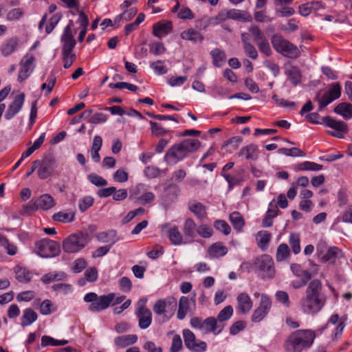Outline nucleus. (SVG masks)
<instances>
[{"mask_svg":"<svg viewBox=\"0 0 352 352\" xmlns=\"http://www.w3.org/2000/svg\"><path fill=\"white\" fill-rule=\"evenodd\" d=\"M327 296L322 293V285L320 280L314 279L309 283L305 296L300 302L302 311L309 314L319 312L324 306Z\"/></svg>","mask_w":352,"mask_h":352,"instance_id":"f257e3e1","label":"nucleus"},{"mask_svg":"<svg viewBox=\"0 0 352 352\" xmlns=\"http://www.w3.org/2000/svg\"><path fill=\"white\" fill-rule=\"evenodd\" d=\"M315 337L311 330H296L285 340L284 349L286 352H302L312 345Z\"/></svg>","mask_w":352,"mask_h":352,"instance_id":"f03ea898","label":"nucleus"},{"mask_svg":"<svg viewBox=\"0 0 352 352\" xmlns=\"http://www.w3.org/2000/svg\"><path fill=\"white\" fill-rule=\"evenodd\" d=\"M200 145L201 142L197 139H185L172 146L168 150L164 158L170 163L177 164L186 157L188 153L197 151Z\"/></svg>","mask_w":352,"mask_h":352,"instance_id":"7ed1b4c3","label":"nucleus"},{"mask_svg":"<svg viewBox=\"0 0 352 352\" xmlns=\"http://www.w3.org/2000/svg\"><path fill=\"white\" fill-rule=\"evenodd\" d=\"M96 226L90 225L87 229L71 234L63 242V249L67 253H75L83 248L91 240Z\"/></svg>","mask_w":352,"mask_h":352,"instance_id":"20e7f679","label":"nucleus"},{"mask_svg":"<svg viewBox=\"0 0 352 352\" xmlns=\"http://www.w3.org/2000/svg\"><path fill=\"white\" fill-rule=\"evenodd\" d=\"M271 43L274 49L283 56L289 58H296L300 54L297 46L284 38L280 34H275L272 35Z\"/></svg>","mask_w":352,"mask_h":352,"instance_id":"39448f33","label":"nucleus"},{"mask_svg":"<svg viewBox=\"0 0 352 352\" xmlns=\"http://www.w3.org/2000/svg\"><path fill=\"white\" fill-rule=\"evenodd\" d=\"M116 294L109 293L107 295L98 296L94 292L87 294L84 300L90 302L88 309L91 312H100L108 308L115 299Z\"/></svg>","mask_w":352,"mask_h":352,"instance_id":"423d86ee","label":"nucleus"},{"mask_svg":"<svg viewBox=\"0 0 352 352\" xmlns=\"http://www.w3.org/2000/svg\"><path fill=\"white\" fill-rule=\"evenodd\" d=\"M190 325L202 331L205 334L212 333L214 335L219 334L225 327L224 324H219L214 317H208L204 320L199 317H193L190 320Z\"/></svg>","mask_w":352,"mask_h":352,"instance_id":"0eeeda50","label":"nucleus"},{"mask_svg":"<svg viewBox=\"0 0 352 352\" xmlns=\"http://www.w3.org/2000/svg\"><path fill=\"white\" fill-rule=\"evenodd\" d=\"M321 91H318L314 100L318 102V111H322L326 106L331 103L341 96V86L339 82H334L329 85V89L323 95L320 96Z\"/></svg>","mask_w":352,"mask_h":352,"instance_id":"6e6552de","label":"nucleus"},{"mask_svg":"<svg viewBox=\"0 0 352 352\" xmlns=\"http://www.w3.org/2000/svg\"><path fill=\"white\" fill-rule=\"evenodd\" d=\"M253 265L262 278H272L274 276V261L270 255L263 254L255 258Z\"/></svg>","mask_w":352,"mask_h":352,"instance_id":"1a4fd4ad","label":"nucleus"},{"mask_svg":"<svg viewBox=\"0 0 352 352\" xmlns=\"http://www.w3.org/2000/svg\"><path fill=\"white\" fill-rule=\"evenodd\" d=\"M35 252L41 257L49 258L58 256L60 250L57 242L45 239L35 243Z\"/></svg>","mask_w":352,"mask_h":352,"instance_id":"9d476101","label":"nucleus"},{"mask_svg":"<svg viewBox=\"0 0 352 352\" xmlns=\"http://www.w3.org/2000/svg\"><path fill=\"white\" fill-rule=\"evenodd\" d=\"M249 32L259 51L266 56H270L272 50L267 37L261 30L257 25H252L249 28Z\"/></svg>","mask_w":352,"mask_h":352,"instance_id":"9b49d317","label":"nucleus"},{"mask_svg":"<svg viewBox=\"0 0 352 352\" xmlns=\"http://www.w3.org/2000/svg\"><path fill=\"white\" fill-rule=\"evenodd\" d=\"M183 337L186 347L192 352H205L207 349L206 342L197 340L195 333L190 329L183 330Z\"/></svg>","mask_w":352,"mask_h":352,"instance_id":"f8f14e48","label":"nucleus"},{"mask_svg":"<svg viewBox=\"0 0 352 352\" xmlns=\"http://www.w3.org/2000/svg\"><path fill=\"white\" fill-rule=\"evenodd\" d=\"M177 305V300L173 297L167 299L157 300L153 307V311L157 315L172 316L176 310Z\"/></svg>","mask_w":352,"mask_h":352,"instance_id":"ddd939ff","label":"nucleus"},{"mask_svg":"<svg viewBox=\"0 0 352 352\" xmlns=\"http://www.w3.org/2000/svg\"><path fill=\"white\" fill-rule=\"evenodd\" d=\"M73 22L70 21L69 24L65 28L63 34L61 36L63 42L62 54H71L73 53L76 42L74 39V34L72 31V25Z\"/></svg>","mask_w":352,"mask_h":352,"instance_id":"4468645a","label":"nucleus"},{"mask_svg":"<svg viewBox=\"0 0 352 352\" xmlns=\"http://www.w3.org/2000/svg\"><path fill=\"white\" fill-rule=\"evenodd\" d=\"M272 302L270 298L262 294L259 306L254 311L252 316V320L254 322L261 321L269 312L271 308Z\"/></svg>","mask_w":352,"mask_h":352,"instance_id":"2eb2a0df","label":"nucleus"},{"mask_svg":"<svg viewBox=\"0 0 352 352\" xmlns=\"http://www.w3.org/2000/svg\"><path fill=\"white\" fill-rule=\"evenodd\" d=\"M35 60L32 54H27L20 62L21 68L18 74V81L23 82L31 74Z\"/></svg>","mask_w":352,"mask_h":352,"instance_id":"dca6fc26","label":"nucleus"},{"mask_svg":"<svg viewBox=\"0 0 352 352\" xmlns=\"http://www.w3.org/2000/svg\"><path fill=\"white\" fill-rule=\"evenodd\" d=\"M322 122L329 127L334 129L336 132H332L331 134L336 138H342L344 133L347 132V125L343 121H337L330 116H325L322 118Z\"/></svg>","mask_w":352,"mask_h":352,"instance_id":"f3484780","label":"nucleus"},{"mask_svg":"<svg viewBox=\"0 0 352 352\" xmlns=\"http://www.w3.org/2000/svg\"><path fill=\"white\" fill-rule=\"evenodd\" d=\"M25 94L21 93L15 96L14 100L8 106V109L5 113V118L8 120L12 119L15 116L21 109L24 101H25Z\"/></svg>","mask_w":352,"mask_h":352,"instance_id":"a211bd4d","label":"nucleus"},{"mask_svg":"<svg viewBox=\"0 0 352 352\" xmlns=\"http://www.w3.org/2000/svg\"><path fill=\"white\" fill-rule=\"evenodd\" d=\"M320 259L324 263H334L336 261L343 256V253L337 247H330L325 252L320 251L318 254Z\"/></svg>","mask_w":352,"mask_h":352,"instance_id":"6ab92c4d","label":"nucleus"},{"mask_svg":"<svg viewBox=\"0 0 352 352\" xmlns=\"http://www.w3.org/2000/svg\"><path fill=\"white\" fill-rule=\"evenodd\" d=\"M55 160L52 157H45L41 161L38 168V176L41 179L47 178L51 175V170L53 169Z\"/></svg>","mask_w":352,"mask_h":352,"instance_id":"aec40b11","label":"nucleus"},{"mask_svg":"<svg viewBox=\"0 0 352 352\" xmlns=\"http://www.w3.org/2000/svg\"><path fill=\"white\" fill-rule=\"evenodd\" d=\"M136 315L139 319V327L142 329L148 328L152 321V314L151 311L144 306H140L137 311Z\"/></svg>","mask_w":352,"mask_h":352,"instance_id":"412c9836","label":"nucleus"},{"mask_svg":"<svg viewBox=\"0 0 352 352\" xmlns=\"http://www.w3.org/2000/svg\"><path fill=\"white\" fill-rule=\"evenodd\" d=\"M172 30L173 23L170 21H161L153 25V33L159 38L169 34Z\"/></svg>","mask_w":352,"mask_h":352,"instance_id":"4be33fe9","label":"nucleus"},{"mask_svg":"<svg viewBox=\"0 0 352 352\" xmlns=\"http://www.w3.org/2000/svg\"><path fill=\"white\" fill-rule=\"evenodd\" d=\"M258 148L255 144H250L243 146L239 151V156L247 160H257L258 158Z\"/></svg>","mask_w":352,"mask_h":352,"instance_id":"5701e85b","label":"nucleus"},{"mask_svg":"<svg viewBox=\"0 0 352 352\" xmlns=\"http://www.w3.org/2000/svg\"><path fill=\"white\" fill-rule=\"evenodd\" d=\"M197 225L193 219L188 218L186 219L183 226V232L186 239L192 241L197 235Z\"/></svg>","mask_w":352,"mask_h":352,"instance_id":"b1692460","label":"nucleus"},{"mask_svg":"<svg viewBox=\"0 0 352 352\" xmlns=\"http://www.w3.org/2000/svg\"><path fill=\"white\" fill-rule=\"evenodd\" d=\"M179 192L180 190L177 185L174 184H168L164 188V201L168 204L173 202L177 199Z\"/></svg>","mask_w":352,"mask_h":352,"instance_id":"393cba45","label":"nucleus"},{"mask_svg":"<svg viewBox=\"0 0 352 352\" xmlns=\"http://www.w3.org/2000/svg\"><path fill=\"white\" fill-rule=\"evenodd\" d=\"M238 309L243 314H246L252 307V301L246 293H241L237 296Z\"/></svg>","mask_w":352,"mask_h":352,"instance_id":"a878e982","label":"nucleus"},{"mask_svg":"<svg viewBox=\"0 0 352 352\" xmlns=\"http://www.w3.org/2000/svg\"><path fill=\"white\" fill-rule=\"evenodd\" d=\"M188 209L199 219H203L207 216L206 206L197 201H190L188 204Z\"/></svg>","mask_w":352,"mask_h":352,"instance_id":"bb28decb","label":"nucleus"},{"mask_svg":"<svg viewBox=\"0 0 352 352\" xmlns=\"http://www.w3.org/2000/svg\"><path fill=\"white\" fill-rule=\"evenodd\" d=\"M180 36L182 39L190 41L194 43H201L204 40L203 35L193 28H189L183 31Z\"/></svg>","mask_w":352,"mask_h":352,"instance_id":"cd10ccee","label":"nucleus"},{"mask_svg":"<svg viewBox=\"0 0 352 352\" xmlns=\"http://www.w3.org/2000/svg\"><path fill=\"white\" fill-rule=\"evenodd\" d=\"M272 238V234L267 230L259 231L256 236L257 245L263 250L265 251L268 246L269 242Z\"/></svg>","mask_w":352,"mask_h":352,"instance_id":"c85d7f7f","label":"nucleus"},{"mask_svg":"<svg viewBox=\"0 0 352 352\" xmlns=\"http://www.w3.org/2000/svg\"><path fill=\"white\" fill-rule=\"evenodd\" d=\"M138 340L136 335H124L116 337L114 340L116 345L119 348H124L135 343Z\"/></svg>","mask_w":352,"mask_h":352,"instance_id":"c756f323","label":"nucleus"},{"mask_svg":"<svg viewBox=\"0 0 352 352\" xmlns=\"http://www.w3.org/2000/svg\"><path fill=\"white\" fill-rule=\"evenodd\" d=\"M14 271L15 277L19 282L29 283L32 278V274L25 267L17 265L14 267Z\"/></svg>","mask_w":352,"mask_h":352,"instance_id":"7c9ffc66","label":"nucleus"},{"mask_svg":"<svg viewBox=\"0 0 352 352\" xmlns=\"http://www.w3.org/2000/svg\"><path fill=\"white\" fill-rule=\"evenodd\" d=\"M37 318V314L32 309L27 308L23 311L21 325L22 327L29 326L35 322Z\"/></svg>","mask_w":352,"mask_h":352,"instance_id":"2f4dec72","label":"nucleus"},{"mask_svg":"<svg viewBox=\"0 0 352 352\" xmlns=\"http://www.w3.org/2000/svg\"><path fill=\"white\" fill-rule=\"evenodd\" d=\"M38 208L42 210H49L55 205L54 198L49 194H44L41 195L39 199L36 200Z\"/></svg>","mask_w":352,"mask_h":352,"instance_id":"473e14b6","label":"nucleus"},{"mask_svg":"<svg viewBox=\"0 0 352 352\" xmlns=\"http://www.w3.org/2000/svg\"><path fill=\"white\" fill-rule=\"evenodd\" d=\"M334 111L343 116L345 119L351 118L352 104L346 102L340 103L334 108Z\"/></svg>","mask_w":352,"mask_h":352,"instance_id":"72a5a7b5","label":"nucleus"},{"mask_svg":"<svg viewBox=\"0 0 352 352\" xmlns=\"http://www.w3.org/2000/svg\"><path fill=\"white\" fill-rule=\"evenodd\" d=\"M19 41L16 38H12L8 40L1 47V53L4 56L10 55L15 51L18 45Z\"/></svg>","mask_w":352,"mask_h":352,"instance_id":"f704fd0d","label":"nucleus"},{"mask_svg":"<svg viewBox=\"0 0 352 352\" xmlns=\"http://www.w3.org/2000/svg\"><path fill=\"white\" fill-rule=\"evenodd\" d=\"M212 63L216 67H221L226 61V54L219 48H215L210 52Z\"/></svg>","mask_w":352,"mask_h":352,"instance_id":"c9c22d12","label":"nucleus"},{"mask_svg":"<svg viewBox=\"0 0 352 352\" xmlns=\"http://www.w3.org/2000/svg\"><path fill=\"white\" fill-rule=\"evenodd\" d=\"M189 309V300L186 296H182L179 301V308L177 311V318L179 320H183L186 316Z\"/></svg>","mask_w":352,"mask_h":352,"instance_id":"e433bc0d","label":"nucleus"},{"mask_svg":"<svg viewBox=\"0 0 352 352\" xmlns=\"http://www.w3.org/2000/svg\"><path fill=\"white\" fill-rule=\"evenodd\" d=\"M230 221L237 231H241L245 225L244 219L239 212H232L230 214Z\"/></svg>","mask_w":352,"mask_h":352,"instance_id":"4c0bfd02","label":"nucleus"},{"mask_svg":"<svg viewBox=\"0 0 352 352\" xmlns=\"http://www.w3.org/2000/svg\"><path fill=\"white\" fill-rule=\"evenodd\" d=\"M67 275L64 272H50L43 275L41 278V280L45 284L50 283L56 280H63L65 279Z\"/></svg>","mask_w":352,"mask_h":352,"instance_id":"58836bf2","label":"nucleus"},{"mask_svg":"<svg viewBox=\"0 0 352 352\" xmlns=\"http://www.w3.org/2000/svg\"><path fill=\"white\" fill-rule=\"evenodd\" d=\"M168 236L173 245H178L183 243V236L176 226L169 230Z\"/></svg>","mask_w":352,"mask_h":352,"instance_id":"ea45409f","label":"nucleus"},{"mask_svg":"<svg viewBox=\"0 0 352 352\" xmlns=\"http://www.w3.org/2000/svg\"><path fill=\"white\" fill-rule=\"evenodd\" d=\"M228 249L220 243H214L210 247L209 253L212 257H220L226 255Z\"/></svg>","mask_w":352,"mask_h":352,"instance_id":"a19ab883","label":"nucleus"},{"mask_svg":"<svg viewBox=\"0 0 352 352\" xmlns=\"http://www.w3.org/2000/svg\"><path fill=\"white\" fill-rule=\"evenodd\" d=\"M116 236V231L110 230L107 232H101L96 235L98 241L102 243H115V237Z\"/></svg>","mask_w":352,"mask_h":352,"instance_id":"79ce46f5","label":"nucleus"},{"mask_svg":"<svg viewBox=\"0 0 352 352\" xmlns=\"http://www.w3.org/2000/svg\"><path fill=\"white\" fill-rule=\"evenodd\" d=\"M233 314V308L231 305L225 307L220 311L216 318L219 324H223L224 321L228 320Z\"/></svg>","mask_w":352,"mask_h":352,"instance_id":"37998d69","label":"nucleus"},{"mask_svg":"<svg viewBox=\"0 0 352 352\" xmlns=\"http://www.w3.org/2000/svg\"><path fill=\"white\" fill-rule=\"evenodd\" d=\"M149 124L151 125V134L153 136H162L169 132L168 130L165 129L162 125L158 122L151 120L149 121Z\"/></svg>","mask_w":352,"mask_h":352,"instance_id":"c03bdc74","label":"nucleus"},{"mask_svg":"<svg viewBox=\"0 0 352 352\" xmlns=\"http://www.w3.org/2000/svg\"><path fill=\"white\" fill-rule=\"evenodd\" d=\"M54 221L60 222H72L74 219V214L72 212H59L54 214L52 217Z\"/></svg>","mask_w":352,"mask_h":352,"instance_id":"a18cd8bd","label":"nucleus"},{"mask_svg":"<svg viewBox=\"0 0 352 352\" xmlns=\"http://www.w3.org/2000/svg\"><path fill=\"white\" fill-rule=\"evenodd\" d=\"M322 166L315 162L306 161L300 163L298 165V169L299 170H313L318 171L322 169Z\"/></svg>","mask_w":352,"mask_h":352,"instance_id":"49530a36","label":"nucleus"},{"mask_svg":"<svg viewBox=\"0 0 352 352\" xmlns=\"http://www.w3.org/2000/svg\"><path fill=\"white\" fill-rule=\"evenodd\" d=\"M289 255V247L286 243H281L278 245L276 254L277 261H282L286 259Z\"/></svg>","mask_w":352,"mask_h":352,"instance_id":"de8ad7c7","label":"nucleus"},{"mask_svg":"<svg viewBox=\"0 0 352 352\" xmlns=\"http://www.w3.org/2000/svg\"><path fill=\"white\" fill-rule=\"evenodd\" d=\"M131 199H134L136 202L141 204H146L152 202L155 199V195L151 192H147L144 193L140 197H133V195L131 194L130 195Z\"/></svg>","mask_w":352,"mask_h":352,"instance_id":"09e8293b","label":"nucleus"},{"mask_svg":"<svg viewBox=\"0 0 352 352\" xmlns=\"http://www.w3.org/2000/svg\"><path fill=\"white\" fill-rule=\"evenodd\" d=\"M56 310V307L51 300L46 299L44 300L40 306V313L43 315H50Z\"/></svg>","mask_w":352,"mask_h":352,"instance_id":"8fccbe9b","label":"nucleus"},{"mask_svg":"<svg viewBox=\"0 0 352 352\" xmlns=\"http://www.w3.org/2000/svg\"><path fill=\"white\" fill-rule=\"evenodd\" d=\"M87 179L92 184L98 187L105 186L108 184L105 179L96 173L89 174Z\"/></svg>","mask_w":352,"mask_h":352,"instance_id":"3c124183","label":"nucleus"},{"mask_svg":"<svg viewBox=\"0 0 352 352\" xmlns=\"http://www.w3.org/2000/svg\"><path fill=\"white\" fill-rule=\"evenodd\" d=\"M287 75L289 80L294 85H296L300 82L301 74L296 67H293L289 70H288Z\"/></svg>","mask_w":352,"mask_h":352,"instance_id":"603ef678","label":"nucleus"},{"mask_svg":"<svg viewBox=\"0 0 352 352\" xmlns=\"http://www.w3.org/2000/svg\"><path fill=\"white\" fill-rule=\"evenodd\" d=\"M197 234L203 238H210L213 234V230L210 226L202 224L197 227Z\"/></svg>","mask_w":352,"mask_h":352,"instance_id":"864d4df0","label":"nucleus"},{"mask_svg":"<svg viewBox=\"0 0 352 352\" xmlns=\"http://www.w3.org/2000/svg\"><path fill=\"white\" fill-rule=\"evenodd\" d=\"M150 52L154 55L157 56L164 54L166 49L161 42H153L149 45Z\"/></svg>","mask_w":352,"mask_h":352,"instance_id":"5fc2aeb1","label":"nucleus"},{"mask_svg":"<svg viewBox=\"0 0 352 352\" xmlns=\"http://www.w3.org/2000/svg\"><path fill=\"white\" fill-rule=\"evenodd\" d=\"M214 226L217 230L221 232L225 235H228L230 233V226L223 220H217L214 223Z\"/></svg>","mask_w":352,"mask_h":352,"instance_id":"6e6d98bb","label":"nucleus"},{"mask_svg":"<svg viewBox=\"0 0 352 352\" xmlns=\"http://www.w3.org/2000/svg\"><path fill=\"white\" fill-rule=\"evenodd\" d=\"M289 244L294 254H296L300 252V238L298 235L291 234L289 236Z\"/></svg>","mask_w":352,"mask_h":352,"instance_id":"4d7b16f0","label":"nucleus"},{"mask_svg":"<svg viewBox=\"0 0 352 352\" xmlns=\"http://www.w3.org/2000/svg\"><path fill=\"white\" fill-rule=\"evenodd\" d=\"M62 14L60 13H56L50 19L49 24L45 27V31L47 34H50L53 31L56 25L60 20Z\"/></svg>","mask_w":352,"mask_h":352,"instance_id":"13d9d810","label":"nucleus"},{"mask_svg":"<svg viewBox=\"0 0 352 352\" xmlns=\"http://www.w3.org/2000/svg\"><path fill=\"white\" fill-rule=\"evenodd\" d=\"M243 50L245 54L250 58L256 60L258 58V52L254 45L250 43H246L243 45Z\"/></svg>","mask_w":352,"mask_h":352,"instance_id":"bf43d9fd","label":"nucleus"},{"mask_svg":"<svg viewBox=\"0 0 352 352\" xmlns=\"http://www.w3.org/2000/svg\"><path fill=\"white\" fill-rule=\"evenodd\" d=\"M94 204V198L87 196L79 200V209L81 212H85Z\"/></svg>","mask_w":352,"mask_h":352,"instance_id":"052dcab7","label":"nucleus"},{"mask_svg":"<svg viewBox=\"0 0 352 352\" xmlns=\"http://www.w3.org/2000/svg\"><path fill=\"white\" fill-rule=\"evenodd\" d=\"M107 116L102 113H96L91 116L87 120L89 123L97 124L100 123H104L107 121Z\"/></svg>","mask_w":352,"mask_h":352,"instance_id":"680f3d73","label":"nucleus"},{"mask_svg":"<svg viewBox=\"0 0 352 352\" xmlns=\"http://www.w3.org/2000/svg\"><path fill=\"white\" fill-rule=\"evenodd\" d=\"M182 340L179 335H175L173 338L170 352H179L182 348Z\"/></svg>","mask_w":352,"mask_h":352,"instance_id":"e2e57ef3","label":"nucleus"},{"mask_svg":"<svg viewBox=\"0 0 352 352\" xmlns=\"http://www.w3.org/2000/svg\"><path fill=\"white\" fill-rule=\"evenodd\" d=\"M119 286L122 292L128 293L131 290L132 283L128 277L123 276L119 280Z\"/></svg>","mask_w":352,"mask_h":352,"instance_id":"0e129e2a","label":"nucleus"},{"mask_svg":"<svg viewBox=\"0 0 352 352\" xmlns=\"http://www.w3.org/2000/svg\"><path fill=\"white\" fill-rule=\"evenodd\" d=\"M85 277L89 282H94L98 278V270L96 267H92L88 268L85 272Z\"/></svg>","mask_w":352,"mask_h":352,"instance_id":"69168bd1","label":"nucleus"},{"mask_svg":"<svg viewBox=\"0 0 352 352\" xmlns=\"http://www.w3.org/2000/svg\"><path fill=\"white\" fill-rule=\"evenodd\" d=\"M23 11L21 8H14L8 12L7 14V19L9 21L17 20L22 17Z\"/></svg>","mask_w":352,"mask_h":352,"instance_id":"338daca9","label":"nucleus"},{"mask_svg":"<svg viewBox=\"0 0 352 352\" xmlns=\"http://www.w3.org/2000/svg\"><path fill=\"white\" fill-rule=\"evenodd\" d=\"M150 66L160 75L164 74L167 72V69L163 65V61L162 60L153 62L151 63Z\"/></svg>","mask_w":352,"mask_h":352,"instance_id":"774afa93","label":"nucleus"}]
</instances>
